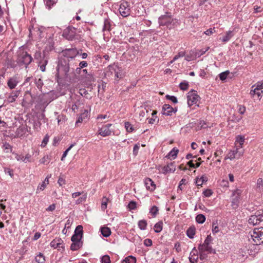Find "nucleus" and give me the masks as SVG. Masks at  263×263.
Here are the masks:
<instances>
[{
  "mask_svg": "<svg viewBox=\"0 0 263 263\" xmlns=\"http://www.w3.org/2000/svg\"><path fill=\"white\" fill-rule=\"evenodd\" d=\"M82 69L80 67H75L74 69V75L72 77L69 78L66 77L65 76H58V72L57 73L55 76L57 77L58 79H62L64 78L66 80H71L74 79L75 78H76L77 74H80L82 72Z\"/></svg>",
  "mask_w": 263,
  "mask_h": 263,
  "instance_id": "nucleus-14",
  "label": "nucleus"
},
{
  "mask_svg": "<svg viewBox=\"0 0 263 263\" xmlns=\"http://www.w3.org/2000/svg\"><path fill=\"white\" fill-rule=\"evenodd\" d=\"M35 261L37 263H44L45 261V257L43 254L40 253L35 258Z\"/></svg>",
  "mask_w": 263,
  "mask_h": 263,
  "instance_id": "nucleus-31",
  "label": "nucleus"
},
{
  "mask_svg": "<svg viewBox=\"0 0 263 263\" xmlns=\"http://www.w3.org/2000/svg\"><path fill=\"white\" fill-rule=\"evenodd\" d=\"M32 60L33 58L27 52H22L18 54L16 61L20 66L25 65L27 67Z\"/></svg>",
  "mask_w": 263,
  "mask_h": 263,
  "instance_id": "nucleus-4",
  "label": "nucleus"
},
{
  "mask_svg": "<svg viewBox=\"0 0 263 263\" xmlns=\"http://www.w3.org/2000/svg\"><path fill=\"white\" fill-rule=\"evenodd\" d=\"M255 87V89L257 90H260L263 89V81L261 82H258L256 84L252 86V88Z\"/></svg>",
  "mask_w": 263,
  "mask_h": 263,
  "instance_id": "nucleus-46",
  "label": "nucleus"
},
{
  "mask_svg": "<svg viewBox=\"0 0 263 263\" xmlns=\"http://www.w3.org/2000/svg\"><path fill=\"white\" fill-rule=\"evenodd\" d=\"M119 11L121 15L123 17H126L130 14V9L128 2H122L119 7Z\"/></svg>",
  "mask_w": 263,
  "mask_h": 263,
  "instance_id": "nucleus-8",
  "label": "nucleus"
},
{
  "mask_svg": "<svg viewBox=\"0 0 263 263\" xmlns=\"http://www.w3.org/2000/svg\"><path fill=\"white\" fill-rule=\"evenodd\" d=\"M43 57V54H42V53L40 51H36L34 54V58L35 60H37L39 62L40 61L42 60Z\"/></svg>",
  "mask_w": 263,
  "mask_h": 263,
  "instance_id": "nucleus-38",
  "label": "nucleus"
},
{
  "mask_svg": "<svg viewBox=\"0 0 263 263\" xmlns=\"http://www.w3.org/2000/svg\"><path fill=\"white\" fill-rule=\"evenodd\" d=\"M82 245L81 242H72L70 246V249L72 251H76L80 249Z\"/></svg>",
  "mask_w": 263,
  "mask_h": 263,
  "instance_id": "nucleus-27",
  "label": "nucleus"
},
{
  "mask_svg": "<svg viewBox=\"0 0 263 263\" xmlns=\"http://www.w3.org/2000/svg\"><path fill=\"white\" fill-rule=\"evenodd\" d=\"M179 150L174 147L172 149V150L169 152V153L166 156V158L171 159H174L177 157V155L178 153Z\"/></svg>",
  "mask_w": 263,
  "mask_h": 263,
  "instance_id": "nucleus-21",
  "label": "nucleus"
},
{
  "mask_svg": "<svg viewBox=\"0 0 263 263\" xmlns=\"http://www.w3.org/2000/svg\"><path fill=\"white\" fill-rule=\"evenodd\" d=\"M53 48V45L51 43H49L47 45L45 49L43 50V57H47V54L49 51L52 50Z\"/></svg>",
  "mask_w": 263,
  "mask_h": 263,
  "instance_id": "nucleus-29",
  "label": "nucleus"
},
{
  "mask_svg": "<svg viewBox=\"0 0 263 263\" xmlns=\"http://www.w3.org/2000/svg\"><path fill=\"white\" fill-rule=\"evenodd\" d=\"M159 23L160 26H165L167 28L171 29L177 26L178 22L177 19L172 17L170 12H166L165 14L159 17Z\"/></svg>",
  "mask_w": 263,
  "mask_h": 263,
  "instance_id": "nucleus-2",
  "label": "nucleus"
},
{
  "mask_svg": "<svg viewBox=\"0 0 263 263\" xmlns=\"http://www.w3.org/2000/svg\"><path fill=\"white\" fill-rule=\"evenodd\" d=\"M187 104L189 106H191L194 104H196L200 98L199 96L197 94L196 91L192 89L189 91L187 96Z\"/></svg>",
  "mask_w": 263,
  "mask_h": 263,
  "instance_id": "nucleus-7",
  "label": "nucleus"
},
{
  "mask_svg": "<svg viewBox=\"0 0 263 263\" xmlns=\"http://www.w3.org/2000/svg\"><path fill=\"white\" fill-rule=\"evenodd\" d=\"M48 141H49V136L47 135H46L44 137V138L42 141V142L41 144V146L43 147H45L46 145V144H47Z\"/></svg>",
  "mask_w": 263,
  "mask_h": 263,
  "instance_id": "nucleus-54",
  "label": "nucleus"
},
{
  "mask_svg": "<svg viewBox=\"0 0 263 263\" xmlns=\"http://www.w3.org/2000/svg\"><path fill=\"white\" fill-rule=\"evenodd\" d=\"M80 51L82 49L78 50L76 48H70L63 50L64 58L60 61L57 66L58 76H65L69 78L73 77L74 68L77 66L74 58L80 54Z\"/></svg>",
  "mask_w": 263,
  "mask_h": 263,
  "instance_id": "nucleus-1",
  "label": "nucleus"
},
{
  "mask_svg": "<svg viewBox=\"0 0 263 263\" xmlns=\"http://www.w3.org/2000/svg\"><path fill=\"white\" fill-rule=\"evenodd\" d=\"M159 212V209L156 206H153L149 211V213L153 217H155L158 214Z\"/></svg>",
  "mask_w": 263,
  "mask_h": 263,
  "instance_id": "nucleus-32",
  "label": "nucleus"
},
{
  "mask_svg": "<svg viewBox=\"0 0 263 263\" xmlns=\"http://www.w3.org/2000/svg\"><path fill=\"white\" fill-rule=\"evenodd\" d=\"M196 253H197V250L194 248L191 252L190 256L189 257L190 261L192 263H196L198 259V256L197 255H196Z\"/></svg>",
  "mask_w": 263,
  "mask_h": 263,
  "instance_id": "nucleus-17",
  "label": "nucleus"
},
{
  "mask_svg": "<svg viewBox=\"0 0 263 263\" xmlns=\"http://www.w3.org/2000/svg\"><path fill=\"white\" fill-rule=\"evenodd\" d=\"M82 31L72 26H68L63 32V36L69 41L78 40L82 39Z\"/></svg>",
  "mask_w": 263,
  "mask_h": 263,
  "instance_id": "nucleus-3",
  "label": "nucleus"
},
{
  "mask_svg": "<svg viewBox=\"0 0 263 263\" xmlns=\"http://www.w3.org/2000/svg\"><path fill=\"white\" fill-rule=\"evenodd\" d=\"M138 226L141 230H145L147 226V222L145 220H140L138 222Z\"/></svg>",
  "mask_w": 263,
  "mask_h": 263,
  "instance_id": "nucleus-36",
  "label": "nucleus"
},
{
  "mask_svg": "<svg viewBox=\"0 0 263 263\" xmlns=\"http://www.w3.org/2000/svg\"><path fill=\"white\" fill-rule=\"evenodd\" d=\"M66 116L63 115H59L57 119H58V124H60L62 122H64L65 120Z\"/></svg>",
  "mask_w": 263,
  "mask_h": 263,
  "instance_id": "nucleus-55",
  "label": "nucleus"
},
{
  "mask_svg": "<svg viewBox=\"0 0 263 263\" xmlns=\"http://www.w3.org/2000/svg\"><path fill=\"white\" fill-rule=\"evenodd\" d=\"M79 66L81 68H83L84 67H86L88 66V63L86 61H83L80 62Z\"/></svg>",
  "mask_w": 263,
  "mask_h": 263,
  "instance_id": "nucleus-61",
  "label": "nucleus"
},
{
  "mask_svg": "<svg viewBox=\"0 0 263 263\" xmlns=\"http://www.w3.org/2000/svg\"><path fill=\"white\" fill-rule=\"evenodd\" d=\"M50 246L53 248H58L59 251L64 250V246L63 244V240L61 238H55L50 243Z\"/></svg>",
  "mask_w": 263,
  "mask_h": 263,
  "instance_id": "nucleus-11",
  "label": "nucleus"
},
{
  "mask_svg": "<svg viewBox=\"0 0 263 263\" xmlns=\"http://www.w3.org/2000/svg\"><path fill=\"white\" fill-rule=\"evenodd\" d=\"M195 228L194 227H190L186 231L187 236L190 238H193L195 234Z\"/></svg>",
  "mask_w": 263,
  "mask_h": 263,
  "instance_id": "nucleus-28",
  "label": "nucleus"
},
{
  "mask_svg": "<svg viewBox=\"0 0 263 263\" xmlns=\"http://www.w3.org/2000/svg\"><path fill=\"white\" fill-rule=\"evenodd\" d=\"M177 110L176 108H173L169 104H164L162 107V114L163 115L171 116L173 113H175Z\"/></svg>",
  "mask_w": 263,
  "mask_h": 263,
  "instance_id": "nucleus-10",
  "label": "nucleus"
},
{
  "mask_svg": "<svg viewBox=\"0 0 263 263\" xmlns=\"http://www.w3.org/2000/svg\"><path fill=\"white\" fill-rule=\"evenodd\" d=\"M47 184V182L43 181L42 182V183L38 186L37 191H38L39 190H40L41 191H43L45 189Z\"/></svg>",
  "mask_w": 263,
  "mask_h": 263,
  "instance_id": "nucleus-56",
  "label": "nucleus"
},
{
  "mask_svg": "<svg viewBox=\"0 0 263 263\" xmlns=\"http://www.w3.org/2000/svg\"><path fill=\"white\" fill-rule=\"evenodd\" d=\"M107 199L106 198H103L102 201L101 208L102 210H105L107 208Z\"/></svg>",
  "mask_w": 263,
  "mask_h": 263,
  "instance_id": "nucleus-58",
  "label": "nucleus"
},
{
  "mask_svg": "<svg viewBox=\"0 0 263 263\" xmlns=\"http://www.w3.org/2000/svg\"><path fill=\"white\" fill-rule=\"evenodd\" d=\"M219 231V228L217 226V222H213L212 225V232L214 234L217 233Z\"/></svg>",
  "mask_w": 263,
  "mask_h": 263,
  "instance_id": "nucleus-47",
  "label": "nucleus"
},
{
  "mask_svg": "<svg viewBox=\"0 0 263 263\" xmlns=\"http://www.w3.org/2000/svg\"><path fill=\"white\" fill-rule=\"evenodd\" d=\"M262 217H260V215L257 211L254 215H251L248 220L249 224L252 226H255L259 224L261 221H263Z\"/></svg>",
  "mask_w": 263,
  "mask_h": 263,
  "instance_id": "nucleus-9",
  "label": "nucleus"
},
{
  "mask_svg": "<svg viewBox=\"0 0 263 263\" xmlns=\"http://www.w3.org/2000/svg\"><path fill=\"white\" fill-rule=\"evenodd\" d=\"M159 119L157 118V116H152V118L149 120V123L154 124L155 122L158 123Z\"/></svg>",
  "mask_w": 263,
  "mask_h": 263,
  "instance_id": "nucleus-59",
  "label": "nucleus"
},
{
  "mask_svg": "<svg viewBox=\"0 0 263 263\" xmlns=\"http://www.w3.org/2000/svg\"><path fill=\"white\" fill-rule=\"evenodd\" d=\"M238 148H237L236 151H231L228 154V158H229L231 160L234 159L236 157L237 153H238Z\"/></svg>",
  "mask_w": 263,
  "mask_h": 263,
  "instance_id": "nucleus-41",
  "label": "nucleus"
},
{
  "mask_svg": "<svg viewBox=\"0 0 263 263\" xmlns=\"http://www.w3.org/2000/svg\"><path fill=\"white\" fill-rule=\"evenodd\" d=\"M251 236L256 245L263 243V228L255 229Z\"/></svg>",
  "mask_w": 263,
  "mask_h": 263,
  "instance_id": "nucleus-6",
  "label": "nucleus"
},
{
  "mask_svg": "<svg viewBox=\"0 0 263 263\" xmlns=\"http://www.w3.org/2000/svg\"><path fill=\"white\" fill-rule=\"evenodd\" d=\"M20 90L12 91L8 98V100L9 103H13L15 101L16 99L19 96Z\"/></svg>",
  "mask_w": 263,
  "mask_h": 263,
  "instance_id": "nucleus-18",
  "label": "nucleus"
},
{
  "mask_svg": "<svg viewBox=\"0 0 263 263\" xmlns=\"http://www.w3.org/2000/svg\"><path fill=\"white\" fill-rule=\"evenodd\" d=\"M55 2L53 0H47L46 3V7L49 10L51 8V7L53 6Z\"/></svg>",
  "mask_w": 263,
  "mask_h": 263,
  "instance_id": "nucleus-50",
  "label": "nucleus"
},
{
  "mask_svg": "<svg viewBox=\"0 0 263 263\" xmlns=\"http://www.w3.org/2000/svg\"><path fill=\"white\" fill-rule=\"evenodd\" d=\"M88 116V112L86 110H85L84 112L80 115L79 117L78 120L76 122V124L78 126L79 123H81L82 122L83 120H85L87 118Z\"/></svg>",
  "mask_w": 263,
  "mask_h": 263,
  "instance_id": "nucleus-23",
  "label": "nucleus"
},
{
  "mask_svg": "<svg viewBox=\"0 0 263 263\" xmlns=\"http://www.w3.org/2000/svg\"><path fill=\"white\" fill-rule=\"evenodd\" d=\"M102 263H110V257L108 255H104L101 258Z\"/></svg>",
  "mask_w": 263,
  "mask_h": 263,
  "instance_id": "nucleus-48",
  "label": "nucleus"
},
{
  "mask_svg": "<svg viewBox=\"0 0 263 263\" xmlns=\"http://www.w3.org/2000/svg\"><path fill=\"white\" fill-rule=\"evenodd\" d=\"M99 134L103 137H106L110 135L111 131L107 127L103 126L99 129Z\"/></svg>",
  "mask_w": 263,
  "mask_h": 263,
  "instance_id": "nucleus-19",
  "label": "nucleus"
},
{
  "mask_svg": "<svg viewBox=\"0 0 263 263\" xmlns=\"http://www.w3.org/2000/svg\"><path fill=\"white\" fill-rule=\"evenodd\" d=\"M162 225L163 222L162 221H160L156 223L154 227V230L155 232L156 233L160 232L162 230Z\"/></svg>",
  "mask_w": 263,
  "mask_h": 263,
  "instance_id": "nucleus-30",
  "label": "nucleus"
},
{
  "mask_svg": "<svg viewBox=\"0 0 263 263\" xmlns=\"http://www.w3.org/2000/svg\"><path fill=\"white\" fill-rule=\"evenodd\" d=\"M185 56V52L180 51L173 58V59L170 62L171 63H173L174 61L178 59L179 58L183 57Z\"/></svg>",
  "mask_w": 263,
  "mask_h": 263,
  "instance_id": "nucleus-44",
  "label": "nucleus"
},
{
  "mask_svg": "<svg viewBox=\"0 0 263 263\" xmlns=\"http://www.w3.org/2000/svg\"><path fill=\"white\" fill-rule=\"evenodd\" d=\"M124 125L126 131L128 133H131L134 130L133 126L129 122H125Z\"/></svg>",
  "mask_w": 263,
  "mask_h": 263,
  "instance_id": "nucleus-37",
  "label": "nucleus"
},
{
  "mask_svg": "<svg viewBox=\"0 0 263 263\" xmlns=\"http://www.w3.org/2000/svg\"><path fill=\"white\" fill-rule=\"evenodd\" d=\"M166 98L172 101L174 103H177L178 102L177 98L174 96L166 95Z\"/></svg>",
  "mask_w": 263,
  "mask_h": 263,
  "instance_id": "nucleus-52",
  "label": "nucleus"
},
{
  "mask_svg": "<svg viewBox=\"0 0 263 263\" xmlns=\"http://www.w3.org/2000/svg\"><path fill=\"white\" fill-rule=\"evenodd\" d=\"M213 239L210 235H208L205 238L204 243L203 244H200L198 247V249L199 250H203L208 252L209 253H213L215 254L216 253V251L215 249H213L211 246L210 245L211 242H212Z\"/></svg>",
  "mask_w": 263,
  "mask_h": 263,
  "instance_id": "nucleus-5",
  "label": "nucleus"
},
{
  "mask_svg": "<svg viewBox=\"0 0 263 263\" xmlns=\"http://www.w3.org/2000/svg\"><path fill=\"white\" fill-rule=\"evenodd\" d=\"M101 234L105 237L109 236L111 234L110 229L107 227H103L100 229Z\"/></svg>",
  "mask_w": 263,
  "mask_h": 263,
  "instance_id": "nucleus-22",
  "label": "nucleus"
},
{
  "mask_svg": "<svg viewBox=\"0 0 263 263\" xmlns=\"http://www.w3.org/2000/svg\"><path fill=\"white\" fill-rule=\"evenodd\" d=\"M229 73L230 72L229 70H227L224 72H221L219 74L220 80L221 81L225 80Z\"/></svg>",
  "mask_w": 263,
  "mask_h": 263,
  "instance_id": "nucleus-42",
  "label": "nucleus"
},
{
  "mask_svg": "<svg viewBox=\"0 0 263 263\" xmlns=\"http://www.w3.org/2000/svg\"><path fill=\"white\" fill-rule=\"evenodd\" d=\"M208 181V178L205 176H202L200 179L196 181L197 185L201 186L203 182Z\"/></svg>",
  "mask_w": 263,
  "mask_h": 263,
  "instance_id": "nucleus-43",
  "label": "nucleus"
},
{
  "mask_svg": "<svg viewBox=\"0 0 263 263\" xmlns=\"http://www.w3.org/2000/svg\"><path fill=\"white\" fill-rule=\"evenodd\" d=\"M82 238L80 236H76V235H73L71 238V240L72 242H81V240Z\"/></svg>",
  "mask_w": 263,
  "mask_h": 263,
  "instance_id": "nucleus-51",
  "label": "nucleus"
},
{
  "mask_svg": "<svg viewBox=\"0 0 263 263\" xmlns=\"http://www.w3.org/2000/svg\"><path fill=\"white\" fill-rule=\"evenodd\" d=\"M83 227L81 225L78 226L74 231V235H76V236H80V237H83Z\"/></svg>",
  "mask_w": 263,
  "mask_h": 263,
  "instance_id": "nucleus-26",
  "label": "nucleus"
},
{
  "mask_svg": "<svg viewBox=\"0 0 263 263\" xmlns=\"http://www.w3.org/2000/svg\"><path fill=\"white\" fill-rule=\"evenodd\" d=\"M18 83V78L17 76H14L8 80L7 85L10 89H12L16 87Z\"/></svg>",
  "mask_w": 263,
  "mask_h": 263,
  "instance_id": "nucleus-15",
  "label": "nucleus"
},
{
  "mask_svg": "<svg viewBox=\"0 0 263 263\" xmlns=\"http://www.w3.org/2000/svg\"><path fill=\"white\" fill-rule=\"evenodd\" d=\"M136 208H137V203L136 201H130L127 205V208L130 211L135 210L136 209Z\"/></svg>",
  "mask_w": 263,
  "mask_h": 263,
  "instance_id": "nucleus-39",
  "label": "nucleus"
},
{
  "mask_svg": "<svg viewBox=\"0 0 263 263\" xmlns=\"http://www.w3.org/2000/svg\"><path fill=\"white\" fill-rule=\"evenodd\" d=\"M176 170V166L175 162H171L167 164V165L164 166L162 167V172L164 174H166L170 173H173Z\"/></svg>",
  "mask_w": 263,
  "mask_h": 263,
  "instance_id": "nucleus-13",
  "label": "nucleus"
},
{
  "mask_svg": "<svg viewBox=\"0 0 263 263\" xmlns=\"http://www.w3.org/2000/svg\"><path fill=\"white\" fill-rule=\"evenodd\" d=\"M189 83L186 81L182 82L179 84V87H180V89H181L182 90H187L189 88Z\"/></svg>",
  "mask_w": 263,
  "mask_h": 263,
  "instance_id": "nucleus-40",
  "label": "nucleus"
},
{
  "mask_svg": "<svg viewBox=\"0 0 263 263\" xmlns=\"http://www.w3.org/2000/svg\"><path fill=\"white\" fill-rule=\"evenodd\" d=\"M136 258L132 256H129L126 257L121 263H136Z\"/></svg>",
  "mask_w": 263,
  "mask_h": 263,
  "instance_id": "nucleus-33",
  "label": "nucleus"
},
{
  "mask_svg": "<svg viewBox=\"0 0 263 263\" xmlns=\"http://www.w3.org/2000/svg\"><path fill=\"white\" fill-rule=\"evenodd\" d=\"M245 142V137L241 135H238L236 137V142L239 144V147L241 148Z\"/></svg>",
  "mask_w": 263,
  "mask_h": 263,
  "instance_id": "nucleus-34",
  "label": "nucleus"
},
{
  "mask_svg": "<svg viewBox=\"0 0 263 263\" xmlns=\"http://www.w3.org/2000/svg\"><path fill=\"white\" fill-rule=\"evenodd\" d=\"M110 21L108 18H105L104 21V25L103 28V31H109L110 30Z\"/></svg>",
  "mask_w": 263,
  "mask_h": 263,
  "instance_id": "nucleus-25",
  "label": "nucleus"
},
{
  "mask_svg": "<svg viewBox=\"0 0 263 263\" xmlns=\"http://www.w3.org/2000/svg\"><path fill=\"white\" fill-rule=\"evenodd\" d=\"M31 157V156L29 154H27L25 157H24L22 155H20L18 154L16 155L15 158L17 159V160H22L25 163H27V162H30V158Z\"/></svg>",
  "mask_w": 263,
  "mask_h": 263,
  "instance_id": "nucleus-24",
  "label": "nucleus"
},
{
  "mask_svg": "<svg viewBox=\"0 0 263 263\" xmlns=\"http://www.w3.org/2000/svg\"><path fill=\"white\" fill-rule=\"evenodd\" d=\"M139 148V146L138 144H136L133 148V154L136 156L138 154V151Z\"/></svg>",
  "mask_w": 263,
  "mask_h": 263,
  "instance_id": "nucleus-63",
  "label": "nucleus"
},
{
  "mask_svg": "<svg viewBox=\"0 0 263 263\" xmlns=\"http://www.w3.org/2000/svg\"><path fill=\"white\" fill-rule=\"evenodd\" d=\"M74 146V144H71L68 148L66 149V150L64 152L63 155L61 158V160L63 161L64 158L67 156L68 152L71 149V148Z\"/></svg>",
  "mask_w": 263,
  "mask_h": 263,
  "instance_id": "nucleus-49",
  "label": "nucleus"
},
{
  "mask_svg": "<svg viewBox=\"0 0 263 263\" xmlns=\"http://www.w3.org/2000/svg\"><path fill=\"white\" fill-rule=\"evenodd\" d=\"M212 193H213V192H212V190H210V189H207L203 192V195L205 197L211 196L212 195Z\"/></svg>",
  "mask_w": 263,
  "mask_h": 263,
  "instance_id": "nucleus-60",
  "label": "nucleus"
},
{
  "mask_svg": "<svg viewBox=\"0 0 263 263\" xmlns=\"http://www.w3.org/2000/svg\"><path fill=\"white\" fill-rule=\"evenodd\" d=\"M213 31H215L214 28H213V29L210 28V29H208L207 30H206L205 31H204V33L206 35H211L213 33Z\"/></svg>",
  "mask_w": 263,
  "mask_h": 263,
  "instance_id": "nucleus-64",
  "label": "nucleus"
},
{
  "mask_svg": "<svg viewBox=\"0 0 263 263\" xmlns=\"http://www.w3.org/2000/svg\"><path fill=\"white\" fill-rule=\"evenodd\" d=\"M241 193V191L240 190H235L232 194V205L234 206V208H237L238 206V203L239 202L240 199V195Z\"/></svg>",
  "mask_w": 263,
  "mask_h": 263,
  "instance_id": "nucleus-12",
  "label": "nucleus"
},
{
  "mask_svg": "<svg viewBox=\"0 0 263 263\" xmlns=\"http://www.w3.org/2000/svg\"><path fill=\"white\" fill-rule=\"evenodd\" d=\"M196 220L199 223H203L205 220V217L203 214H198L196 217Z\"/></svg>",
  "mask_w": 263,
  "mask_h": 263,
  "instance_id": "nucleus-35",
  "label": "nucleus"
},
{
  "mask_svg": "<svg viewBox=\"0 0 263 263\" xmlns=\"http://www.w3.org/2000/svg\"><path fill=\"white\" fill-rule=\"evenodd\" d=\"M200 253V259L201 260H203L204 259H205L206 257H207V255L205 253V251L204 250H199Z\"/></svg>",
  "mask_w": 263,
  "mask_h": 263,
  "instance_id": "nucleus-57",
  "label": "nucleus"
},
{
  "mask_svg": "<svg viewBox=\"0 0 263 263\" xmlns=\"http://www.w3.org/2000/svg\"><path fill=\"white\" fill-rule=\"evenodd\" d=\"M238 111H239V112L240 114L243 115L245 113V111H246V107H245V106H244L243 105H239Z\"/></svg>",
  "mask_w": 263,
  "mask_h": 263,
  "instance_id": "nucleus-62",
  "label": "nucleus"
},
{
  "mask_svg": "<svg viewBox=\"0 0 263 263\" xmlns=\"http://www.w3.org/2000/svg\"><path fill=\"white\" fill-rule=\"evenodd\" d=\"M234 35V33L233 31L229 30L227 31L225 33V35H223L222 37H220L219 40L222 42L226 43L228 42Z\"/></svg>",
  "mask_w": 263,
  "mask_h": 263,
  "instance_id": "nucleus-16",
  "label": "nucleus"
},
{
  "mask_svg": "<svg viewBox=\"0 0 263 263\" xmlns=\"http://www.w3.org/2000/svg\"><path fill=\"white\" fill-rule=\"evenodd\" d=\"M35 83L38 89L41 90L43 85V82L41 79H35Z\"/></svg>",
  "mask_w": 263,
  "mask_h": 263,
  "instance_id": "nucleus-45",
  "label": "nucleus"
},
{
  "mask_svg": "<svg viewBox=\"0 0 263 263\" xmlns=\"http://www.w3.org/2000/svg\"><path fill=\"white\" fill-rule=\"evenodd\" d=\"M48 57H43L42 60L40 61V62H39V66H40V69L43 72L45 71L46 65H47V64L48 63Z\"/></svg>",
  "mask_w": 263,
  "mask_h": 263,
  "instance_id": "nucleus-20",
  "label": "nucleus"
},
{
  "mask_svg": "<svg viewBox=\"0 0 263 263\" xmlns=\"http://www.w3.org/2000/svg\"><path fill=\"white\" fill-rule=\"evenodd\" d=\"M40 162L41 163H48L49 162V156L48 155L45 156L40 160Z\"/></svg>",
  "mask_w": 263,
  "mask_h": 263,
  "instance_id": "nucleus-53",
  "label": "nucleus"
}]
</instances>
